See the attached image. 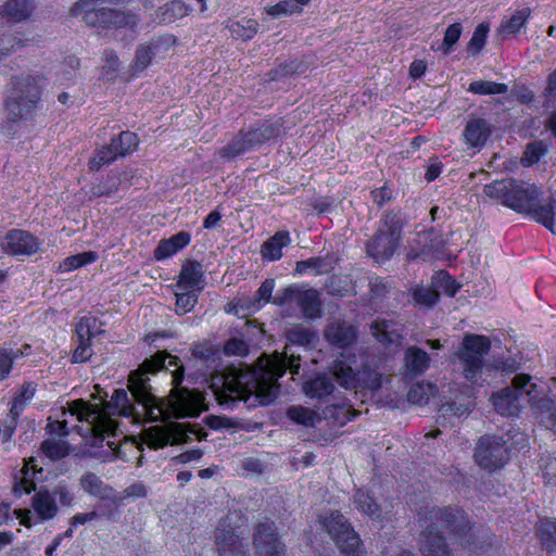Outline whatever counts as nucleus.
<instances>
[{
  "label": "nucleus",
  "mask_w": 556,
  "mask_h": 556,
  "mask_svg": "<svg viewBox=\"0 0 556 556\" xmlns=\"http://www.w3.org/2000/svg\"><path fill=\"white\" fill-rule=\"evenodd\" d=\"M117 153L123 156L132 152L138 146L137 135L130 131H122L117 138L111 141Z\"/></svg>",
  "instance_id": "48"
},
{
  "label": "nucleus",
  "mask_w": 556,
  "mask_h": 556,
  "mask_svg": "<svg viewBox=\"0 0 556 556\" xmlns=\"http://www.w3.org/2000/svg\"><path fill=\"white\" fill-rule=\"evenodd\" d=\"M202 277V264L195 261L187 262L181 268L179 283L184 285L186 288L199 289Z\"/></svg>",
  "instance_id": "36"
},
{
  "label": "nucleus",
  "mask_w": 556,
  "mask_h": 556,
  "mask_svg": "<svg viewBox=\"0 0 556 556\" xmlns=\"http://www.w3.org/2000/svg\"><path fill=\"white\" fill-rule=\"evenodd\" d=\"M273 304L286 307L288 315L294 304L301 311L304 318L317 319L321 316L323 304L319 293L315 289H304L298 285H290L281 290H278L273 300Z\"/></svg>",
  "instance_id": "11"
},
{
  "label": "nucleus",
  "mask_w": 556,
  "mask_h": 556,
  "mask_svg": "<svg viewBox=\"0 0 556 556\" xmlns=\"http://www.w3.org/2000/svg\"><path fill=\"white\" fill-rule=\"evenodd\" d=\"M117 156H121L113 143L111 142L108 147H103L99 150L96 155L89 161L91 170H99L101 166L114 161Z\"/></svg>",
  "instance_id": "50"
},
{
  "label": "nucleus",
  "mask_w": 556,
  "mask_h": 556,
  "mask_svg": "<svg viewBox=\"0 0 556 556\" xmlns=\"http://www.w3.org/2000/svg\"><path fill=\"white\" fill-rule=\"evenodd\" d=\"M402 227V218L397 213H387L377 232L366 244L368 255L377 262L389 260L399 247Z\"/></svg>",
  "instance_id": "10"
},
{
  "label": "nucleus",
  "mask_w": 556,
  "mask_h": 556,
  "mask_svg": "<svg viewBox=\"0 0 556 556\" xmlns=\"http://www.w3.org/2000/svg\"><path fill=\"white\" fill-rule=\"evenodd\" d=\"M412 296L416 304L432 307L438 302L440 293L432 285L430 287L417 285L412 288Z\"/></svg>",
  "instance_id": "42"
},
{
  "label": "nucleus",
  "mask_w": 556,
  "mask_h": 556,
  "mask_svg": "<svg viewBox=\"0 0 556 556\" xmlns=\"http://www.w3.org/2000/svg\"><path fill=\"white\" fill-rule=\"evenodd\" d=\"M515 179L507 178L502 180H495L484 186V194L491 199L500 201L503 205L509 206L511 192L514 190Z\"/></svg>",
  "instance_id": "33"
},
{
  "label": "nucleus",
  "mask_w": 556,
  "mask_h": 556,
  "mask_svg": "<svg viewBox=\"0 0 556 556\" xmlns=\"http://www.w3.org/2000/svg\"><path fill=\"white\" fill-rule=\"evenodd\" d=\"M333 375L337 382L344 389L364 388L377 391L381 387V375L369 367H363L357 374L343 362L333 364Z\"/></svg>",
  "instance_id": "14"
},
{
  "label": "nucleus",
  "mask_w": 556,
  "mask_h": 556,
  "mask_svg": "<svg viewBox=\"0 0 556 556\" xmlns=\"http://www.w3.org/2000/svg\"><path fill=\"white\" fill-rule=\"evenodd\" d=\"M547 153V146L539 140L527 144L521 162L526 166L538 163Z\"/></svg>",
  "instance_id": "49"
},
{
  "label": "nucleus",
  "mask_w": 556,
  "mask_h": 556,
  "mask_svg": "<svg viewBox=\"0 0 556 556\" xmlns=\"http://www.w3.org/2000/svg\"><path fill=\"white\" fill-rule=\"evenodd\" d=\"M50 494L58 504V507L70 508L75 505L76 496L74 488L65 480L59 481L51 490Z\"/></svg>",
  "instance_id": "39"
},
{
  "label": "nucleus",
  "mask_w": 556,
  "mask_h": 556,
  "mask_svg": "<svg viewBox=\"0 0 556 556\" xmlns=\"http://www.w3.org/2000/svg\"><path fill=\"white\" fill-rule=\"evenodd\" d=\"M191 11V7L184 1L173 0L159 8L156 17L160 22L169 24L189 15Z\"/></svg>",
  "instance_id": "31"
},
{
  "label": "nucleus",
  "mask_w": 556,
  "mask_h": 556,
  "mask_svg": "<svg viewBox=\"0 0 556 556\" xmlns=\"http://www.w3.org/2000/svg\"><path fill=\"white\" fill-rule=\"evenodd\" d=\"M468 91L476 94H502L508 91V86L490 80H476L469 85Z\"/></svg>",
  "instance_id": "44"
},
{
  "label": "nucleus",
  "mask_w": 556,
  "mask_h": 556,
  "mask_svg": "<svg viewBox=\"0 0 556 556\" xmlns=\"http://www.w3.org/2000/svg\"><path fill=\"white\" fill-rule=\"evenodd\" d=\"M98 320L94 317H81L75 327L77 346L72 355L73 363H84L91 358V339L98 330Z\"/></svg>",
  "instance_id": "17"
},
{
  "label": "nucleus",
  "mask_w": 556,
  "mask_h": 556,
  "mask_svg": "<svg viewBox=\"0 0 556 556\" xmlns=\"http://www.w3.org/2000/svg\"><path fill=\"white\" fill-rule=\"evenodd\" d=\"M233 516L227 515L215 530V543L219 556H248L243 541L231 526Z\"/></svg>",
  "instance_id": "16"
},
{
  "label": "nucleus",
  "mask_w": 556,
  "mask_h": 556,
  "mask_svg": "<svg viewBox=\"0 0 556 556\" xmlns=\"http://www.w3.org/2000/svg\"><path fill=\"white\" fill-rule=\"evenodd\" d=\"M31 507L40 520H50L59 513L58 504L50 494V490L42 488L31 497Z\"/></svg>",
  "instance_id": "26"
},
{
  "label": "nucleus",
  "mask_w": 556,
  "mask_h": 556,
  "mask_svg": "<svg viewBox=\"0 0 556 556\" xmlns=\"http://www.w3.org/2000/svg\"><path fill=\"white\" fill-rule=\"evenodd\" d=\"M538 536L547 553L556 552V519L542 520L538 526Z\"/></svg>",
  "instance_id": "37"
},
{
  "label": "nucleus",
  "mask_w": 556,
  "mask_h": 556,
  "mask_svg": "<svg viewBox=\"0 0 556 556\" xmlns=\"http://www.w3.org/2000/svg\"><path fill=\"white\" fill-rule=\"evenodd\" d=\"M419 242L424 244L422 252H426V250L428 252L432 250L438 251L442 245V240L435 235L433 230L420 233Z\"/></svg>",
  "instance_id": "62"
},
{
  "label": "nucleus",
  "mask_w": 556,
  "mask_h": 556,
  "mask_svg": "<svg viewBox=\"0 0 556 556\" xmlns=\"http://www.w3.org/2000/svg\"><path fill=\"white\" fill-rule=\"evenodd\" d=\"M194 435L199 441L206 438V432L198 425L190 422H169L165 426H152L144 430V443L154 450L167 444H185Z\"/></svg>",
  "instance_id": "9"
},
{
  "label": "nucleus",
  "mask_w": 556,
  "mask_h": 556,
  "mask_svg": "<svg viewBox=\"0 0 556 556\" xmlns=\"http://www.w3.org/2000/svg\"><path fill=\"white\" fill-rule=\"evenodd\" d=\"M418 520L424 531L420 534V552L422 556H451L444 538L439 533V522L444 525L467 549L476 551L483 547L484 541L459 508L424 507L418 513Z\"/></svg>",
  "instance_id": "3"
},
{
  "label": "nucleus",
  "mask_w": 556,
  "mask_h": 556,
  "mask_svg": "<svg viewBox=\"0 0 556 556\" xmlns=\"http://www.w3.org/2000/svg\"><path fill=\"white\" fill-rule=\"evenodd\" d=\"M494 409L502 416H516L521 409L519 391L504 388L491 397Z\"/></svg>",
  "instance_id": "23"
},
{
  "label": "nucleus",
  "mask_w": 556,
  "mask_h": 556,
  "mask_svg": "<svg viewBox=\"0 0 556 556\" xmlns=\"http://www.w3.org/2000/svg\"><path fill=\"white\" fill-rule=\"evenodd\" d=\"M492 131L493 126L488 119L471 114L464 126V142L468 149L480 151L486 144Z\"/></svg>",
  "instance_id": "18"
},
{
  "label": "nucleus",
  "mask_w": 556,
  "mask_h": 556,
  "mask_svg": "<svg viewBox=\"0 0 556 556\" xmlns=\"http://www.w3.org/2000/svg\"><path fill=\"white\" fill-rule=\"evenodd\" d=\"M333 379V366L330 368L329 374H318L307 379L302 387L304 394L311 399H317L319 401H326L334 392Z\"/></svg>",
  "instance_id": "21"
},
{
  "label": "nucleus",
  "mask_w": 556,
  "mask_h": 556,
  "mask_svg": "<svg viewBox=\"0 0 556 556\" xmlns=\"http://www.w3.org/2000/svg\"><path fill=\"white\" fill-rule=\"evenodd\" d=\"M404 359L407 370L415 375L424 374L430 363V357L427 352L417 346H409L405 351Z\"/></svg>",
  "instance_id": "34"
},
{
  "label": "nucleus",
  "mask_w": 556,
  "mask_h": 556,
  "mask_svg": "<svg viewBox=\"0 0 556 556\" xmlns=\"http://www.w3.org/2000/svg\"><path fill=\"white\" fill-rule=\"evenodd\" d=\"M488 33L489 25L485 23H481L476 27L473 35L467 46V50L470 54L477 55L481 51L485 43Z\"/></svg>",
  "instance_id": "51"
},
{
  "label": "nucleus",
  "mask_w": 556,
  "mask_h": 556,
  "mask_svg": "<svg viewBox=\"0 0 556 556\" xmlns=\"http://www.w3.org/2000/svg\"><path fill=\"white\" fill-rule=\"evenodd\" d=\"M179 358L157 352L130 372L128 390L116 389L103 407L84 400L74 401L70 410L79 421L88 424L86 432L93 438L92 446H100L105 437H114L117 422L111 415L134 417L139 420L159 421L174 416L194 417L207 409L204 394L198 390L178 388L184 378Z\"/></svg>",
  "instance_id": "1"
},
{
  "label": "nucleus",
  "mask_w": 556,
  "mask_h": 556,
  "mask_svg": "<svg viewBox=\"0 0 556 556\" xmlns=\"http://www.w3.org/2000/svg\"><path fill=\"white\" fill-rule=\"evenodd\" d=\"M228 27L233 38L247 41L256 35L258 23L252 18H242L230 23Z\"/></svg>",
  "instance_id": "40"
},
{
  "label": "nucleus",
  "mask_w": 556,
  "mask_h": 556,
  "mask_svg": "<svg viewBox=\"0 0 556 556\" xmlns=\"http://www.w3.org/2000/svg\"><path fill=\"white\" fill-rule=\"evenodd\" d=\"M197 299H198V296L194 293V291L177 294V300H176L177 309H180L182 314L191 311V308L197 303Z\"/></svg>",
  "instance_id": "63"
},
{
  "label": "nucleus",
  "mask_w": 556,
  "mask_h": 556,
  "mask_svg": "<svg viewBox=\"0 0 556 556\" xmlns=\"http://www.w3.org/2000/svg\"><path fill=\"white\" fill-rule=\"evenodd\" d=\"M529 402L540 422L548 429H556V399L543 395L531 397Z\"/></svg>",
  "instance_id": "25"
},
{
  "label": "nucleus",
  "mask_w": 556,
  "mask_h": 556,
  "mask_svg": "<svg viewBox=\"0 0 556 556\" xmlns=\"http://www.w3.org/2000/svg\"><path fill=\"white\" fill-rule=\"evenodd\" d=\"M34 8V0H9L3 13L12 22H22L30 16Z\"/></svg>",
  "instance_id": "35"
},
{
  "label": "nucleus",
  "mask_w": 556,
  "mask_h": 556,
  "mask_svg": "<svg viewBox=\"0 0 556 556\" xmlns=\"http://www.w3.org/2000/svg\"><path fill=\"white\" fill-rule=\"evenodd\" d=\"M540 192L534 185L515 180L514 190L509 201V208L530 215L534 220L544 225L549 231L556 233L555 203L553 199L540 200Z\"/></svg>",
  "instance_id": "4"
},
{
  "label": "nucleus",
  "mask_w": 556,
  "mask_h": 556,
  "mask_svg": "<svg viewBox=\"0 0 556 556\" xmlns=\"http://www.w3.org/2000/svg\"><path fill=\"white\" fill-rule=\"evenodd\" d=\"M462 34V25L459 23L452 24L444 34L443 42L440 49L444 54H448L451 48L458 41Z\"/></svg>",
  "instance_id": "56"
},
{
  "label": "nucleus",
  "mask_w": 556,
  "mask_h": 556,
  "mask_svg": "<svg viewBox=\"0 0 556 556\" xmlns=\"http://www.w3.org/2000/svg\"><path fill=\"white\" fill-rule=\"evenodd\" d=\"M116 0H79L71 9L72 15H81L86 25L91 27L134 26L136 18L131 14L103 7Z\"/></svg>",
  "instance_id": "7"
},
{
  "label": "nucleus",
  "mask_w": 556,
  "mask_h": 556,
  "mask_svg": "<svg viewBox=\"0 0 556 556\" xmlns=\"http://www.w3.org/2000/svg\"><path fill=\"white\" fill-rule=\"evenodd\" d=\"M16 357H18V352L4 348L0 349V380H3L9 376L13 362Z\"/></svg>",
  "instance_id": "59"
},
{
  "label": "nucleus",
  "mask_w": 556,
  "mask_h": 556,
  "mask_svg": "<svg viewBox=\"0 0 556 556\" xmlns=\"http://www.w3.org/2000/svg\"><path fill=\"white\" fill-rule=\"evenodd\" d=\"M530 14L529 8L516 11L509 18L502 21L498 31L506 35L516 34L525 25Z\"/></svg>",
  "instance_id": "41"
},
{
  "label": "nucleus",
  "mask_w": 556,
  "mask_h": 556,
  "mask_svg": "<svg viewBox=\"0 0 556 556\" xmlns=\"http://www.w3.org/2000/svg\"><path fill=\"white\" fill-rule=\"evenodd\" d=\"M290 242L288 231H278L262 244L261 254L267 261H277L282 256V248L289 245Z\"/></svg>",
  "instance_id": "29"
},
{
  "label": "nucleus",
  "mask_w": 556,
  "mask_h": 556,
  "mask_svg": "<svg viewBox=\"0 0 556 556\" xmlns=\"http://www.w3.org/2000/svg\"><path fill=\"white\" fill-rule=\"evenodd\" d=\"M353 505L361 514L372 521H389L392 519V505H381L366 491L357 489L353 495Z\"/></svg>",
  "instance_id": "19"
},
{
  "label": "nucleus",
  "mask_w": 556,
  "mask_h": 556,
  "mask_svg": "<svg viewBox=\"0 0 556 556\" xmlns=\"http://www.w3.org/2000/svg\"><path fill=\"white\" fill-rule=\"evenodd\" d=\"M300 359V355H295L290 346H286L282 355L276 354L267 358L260 368L227 377L223 375L219 377L222 388L214 391L216 400L220 405L232 407L237 402H245L254 395L262 405H268L278 396V378L287 369L298 374Z\"/></svg>",
  "instance_id": "2"
},
{
  "label": "nucleus",
  "mask_w": 556,
  "mask_h": 556,
  "mask_svg": "<svg viewBox=\"0 0 556 556\" xmlns=\"http://www.w3.org/2000/svg\"><path fill=\"white\" fill-rule=\"evenodd\" d=\"M41 452L51 460H59L70 454V444L54 437L45 440L40 446Z\"/></svg>",
  "instance_id": "38"
},
{
  "label": "nucleus",
  "mask_w": 556,
  "mask_h": 556,
  "mask_svg": "<svg viewBox=\"0 0 556 556\" xmlns=\"http://www.w3.org/2000/svg\"><path fill=\"white\" fill-rule=\"evenodd\" d=\"M287 416L295 424L303 425L305 427H313L317 420V414L300 405H292L287 410Z\"/></svg>",
  "instance_id": "43"
},
{
  "label": "nucleus",
  "mask_w": 556,
  "mask_h": 556,
  "mask_svg": "<svg viewBox=\"0 0 556 556\" xmlns=\"http://www.w3.org/2000/svg\"><path fill=\"white\" fill-rule=\"evenodd\" d=\"M172 42L173 38L170 36H165L153 38L148 43L140 45L136 51L132 65L134 71L139 72L147 68L152 59L160 54L161 48L167 47Z\"/></svg>",
  "instance_id": "22"
},
{
  "label": "nucleus",
  "mask_w": 556,
  "mask_h": 556,
  "mask_svg": "<svg viewBox=\"0 0 556 556\" xmlns=\"http://www.w3.org/2000/svg\"><path fill=\"white\" fill-rule=\"evenodd\" d=\"M97 258L96 252H83L76 255L66 257L59 266L60 271H71L84 265L94 262Z\"/></svg>",
  "instance_id": "46"
},
{
  "label": "nucleus",
  "mask_w": 556,
  "mask_h": 556,
  "mask_svg": "<svg viewBox=\"0 0 556 556\" xmlns=\"http://www.w3.org/2000/svg\"><path fill=\"white\" fill-rule=\"evenodd\" d=\"M189 242L190 235L186 231H180L168 239L161 240L154 250V257L159 261L167 258L186 247Z\"/></svg>",
  "instance_id": "28"
},
{
  "label": "nucleus",
  "mask_w": 556,
  "mask_h": 556,
  "mask_svg": "<svg viewBox=\"0 0 556 556\" xmlns=\"http://www.w3.org/2000/svg\"><path fill=\"white\" fill-rule=\"evenodd\" d=\"M391 288V283L380 277H374L369 280V293L371 299L381 300L389 293Z\"/></svg>",
  "instance_id": "57"
},
{
  "label": "nucleus",
  "mask_w": 556,
  "mask_h": 556,
  "mask_svg": "<svg viewBox=\"0 0 556 556\" xmlns=\"http://www.w3.org/2000/svg\"><path fill=\"white\" fill-rule=\"evenodd\" d=\"M194 357L205 362H215L219 358V350L210 344H195L192 349Z\"/></svg>",
  "instance_id": "58"
},
{
  "label": "nucleus",
  "mask_w": 556,
  "mask_h": 556,
  "mask_svg": "<svg viewBox=\"0 0 556 556\" xmlns=\"http://www.w3.org/2000/svg\"><path fill=\"white\" fill-rule=\"evenodd\" d=\"M23 46L24 40L20 36L3 34L0 36V56H7Z\"/></svg>",
  "instance_id": "54"
},
{
  "label": "nucleus",
  "mask_w": 556,
  "mask_h": 556,
  "mask_svg": "<svg viewBox=\"0 0 556 556\" xmlns=\"http://www.w3.org/2000/svg\"><path fill=\"white\" fill-rule=\"evenodd\" d=\"M298 12V4L294 1H281L267 9V13L273 17H279L281 15L292 14Z\"/></svg>",
  "instance_id": "61"
},
{
  "label": "nucleus",
  "mask_w": 556,
  "mask_h": 556,
  "mask_svg": "<svg viewBox=\"0 0 556 556\" xmlns=\"http://www.w3.org/2000/svg\"><path fill=\"white\" fill-rule=\"evenodd\" d=\"M471 412L470 403L467 402H447L445 404H442L439 408L440 417L442 418H460L464 416H468Z\"/></svg>",
  "instance_id": "47"
},
{
  "label": "nucleus",
  "mask_w": 556,
  "mask_h": 556,
  "mask_svg": "<svg viewBox=\"0 0 556 556\" xmlns=\"http://www.w3.org/2000/svg\"><path fill=\"white\" fill-rule=\"evenodd\" d=\"M432 286L437 290L438 289H442L450 296H453L456 293L457 289H458V287L456 286V283L452 279V277L448 276L447 274L443 273V271L437 273L432 277Z\"/></svg>",
  "instance_id": "55"
},
{
  "label": "nucleus",
  "mask_w": 556,
  "mask_h": 556,
  "mask_svg": "<svg viewBox=\"0 0 556 556\" xmlns=\"http://www.w3.org/2000/svg\"><path fill=\"white\" fill-rule=\"evenodd\" d=\"M491 341L481 334L466 333L457 352L463 376L470 382L482 380L483 372L489 369L483 358L489 353Z\"/></svg>",
  "instance_id": "8"
},
{
  "label": "nucleus",
  "mask_w": 556,
  "mask_h": 556,
  "mask_svg": "<svg viewBox=\"0 0 556 556\" xmlns=\"http://www.w3.org/2000/svg\"><path fill=\"white\" fill-rule=\"evenodd\" d=\"M2 248L11 255H31L38 251L39 242L28 231L13 229L5 235Z\"/></svg>",
  "instance_id": "20"
},
{
  "label": "nucleus",
  "mask_w": 556,
  "mask_h": 556,
  "mask_svg": "<svg viewBox=\"0 0 556 556\" xmlns=\"http://www.w3.org/2000/svg\"><path fill=\"white\" fill-rule=\"evenodd\" d=\"M308 269H312L315 271V274H323L328 271L329 264L327 261L323 257H311L305 261H299L295 265V270L299 274H303L307 271Z\"/></svg>",
  "instance_id": "52"
},
{
  "label": "nucleus",
  "mask_w": 556,
  "mask_h": 556,
  "mask_svg": "<svg viewBox=\"0 0 556 556\" xmlns=\"http://www.w3.org/2000/svg\"><path fill=\"white\" fill-rule=\"evenodd\" d=\"M12 90L5 100L8 117L22 121L30 117L38 109L42 91L46 87L41 76H18L12 78Z\"/></svg>",
  "instance_id": "5"
},
{
  "label": "nucleus",
  "mask_w": 556,
  "mask_h": 556,
  "mask_svg": "<svg viewBox=\"0 0 556 556\" xmlns=\"http://www.w3.org/2000/svg\"><path fill=\"white\" fill-rule=\"evenodd\" d=\"M281 129L280 119L257 123L248 130H240L229 143L219 149L218 155L226 161H231L266 141L277 138L281 134Z\"/></svg>",
  "instance_id": "6"
},
{
  "label": "nucleus",
  "mask_w": 556,
  "mask_h": 556,
  "mask_svg": "<svg viewBox=\"0 0 556 556\" xmlns=\"http://www.w3.org/2000/svg\"><path fill=\"white\" fill-rule=\"evenodd\" d=\"M371 197L374 202L378 206H382L384 203L389 202L393 198V193L387 186H383L381 188L372 190Z\"/></svg>",
  "instance_id": "64"
},
{
  "label": "nucleus",
  "mask_w": 556,
  "mask_h": 556,
  "mask_svg": "<svg viewBox=\"0 0 556 556\" xmlns=\"http://www.w3.org/2000/svg\"><path fill=\"white\" fill-rule=\"evenodd\" d=\"M79 484L85 492L103 501L109 500L110 494L113 493L112 488L105 485L93 472L84 473L79 479Z\"/></svg>",
  "instance_id": "32"
},
{
  "label": "nucleus",
  "mask_w": 556,
  "mask_h": 556,
  "mask_svg": "<svg viewBox=\"0 0 556 556\" xmlns=\"http://www.w3.org/2000/svg\"><path fill=\"white\" fill-rule=\"evenodd\" d=\"M253 545L257 556H283L286 552L275 523L268 519L256 523L253 532Z\"/></svg>",
  "instance_id": "15"
},
{
  "label": "nucleus",
  "mask_w": 556,
  "mask_h": 556,
  "mask_svg": "<svg viewBox=\"0 0 556 556\" xmlns=\"http://www.w3.org/2000/svg\"><path fill=\"white\" fill-rule=\"evenodd\" d=\"M313 332L302 325H294L287 331V339L292 344L305 345L311 343Z\"/></svg>",
  "instance_id": "53"
},
{
  "label": "nucleus",
  "mask_w": 556,
  "mask_h": 556,
  "mask_svg": "<svg viewBox=\"0 0 556 556\" xmlns=\"http://www.w3.org/2000/svg\"><path fill=\"white\" fill-rule=\"evenodd\" d=\"M370 332L382 344L397 343L401 339L397 325L391 319L377 318L370 325Z\"/></svg>",
  "instance_id": "27"
},
{
  "label": "nucleus",
  "mask_w": 556,
  "mask_h": 556,
  "mask_svg": "<svg viewBox=\"0 0 556 556\" xmlns=\"http://www.w3.org/2000/svg\"><path fill=\"white\" fill-rule=\"evenodd\" d=\"M321 523L344 556H361L359 535L341 513L332 511L323 519Z\"/></svg>",
  "instance_id": "12"
},
{
  "label": "nucleus",
  "mask_w": 556,
  "mask_h": 556,
  "mask_svg": "<svg viewBox=\"0 0 556 556\" xmlns=\"http://www.w3.org/2000/svg\"><path fill=\"white\" fill-rule=\"evenodd\" d=\"M275 280L271 278L266 279L257 289L253 298L240 300L241 306L249 311H257L263 306V304L269 302L273 303L275 298V295L273 296Z\"/></svg>",
  "instance_id": "30"
},
{
  "label": "nucleus",
  "mask_w": 556,
  "mask_h": 556,
  "mask_svg": "<svg viewBox=\"0 0 556 556\" xmlns=\"http://www.w3.org/2000/svg\"><path fill=\"white\" fill-rule=\"evenodd\" d=\"M508 441L498 435H483L479 439L476 450V463L490 471L503 467L509 457Z\"/></svg>",
  "instance_id": "13"
},
{
  "label": "nucleus",
  "mask_w": 556,
  "mask_h": 556,
  "mask_svg": "<svg viewBox=\"0 0 556 556\" xmlns=\"http://www.w3.org/2000/svg\"><path fill=\"white\" fill-rule=\"evenodd\" d=\"M407 399L413 404H427L429 400L428 388L420 383L412 386L408 391Z\"/></svg>",
  "instance_id": "60"
},
{
  "label": "nucleus",
  "mask_w": 556,
  "mask_h": 556,
  "mask_svg": "<svg viewBox=\"0 0 556 556\" xmlns=\"http://www.w3.org/2000/svg\"><path fill=\"white\" fill-rule=\"evenodd\" d=\"M35 392H36V386L33 382H27L22 386L21 391L15 394V396L12 401L10 414H11V416H13V419L16 418L21 414L25 402L33 399V396L35 395Z\"/></svg>",
  "instance_id": "45"
},
{
  "label": "nucleus",
  "mask_w": 556,
  "mask_h": 556,
  "mask_svg": "<svg viewBox=\"0 0 556 556\" xmlns=\"http://www.w3.org/2000/svg\"><path fill=\"white\" fill-rule=\"evenodd\" d=\"M327 341L338 348L351 345L356 339L355 328L345 321H333L325 330Z\"/></svg>",
  "instance_id": "24"
}]
</instances>
